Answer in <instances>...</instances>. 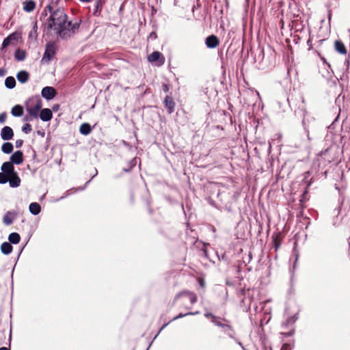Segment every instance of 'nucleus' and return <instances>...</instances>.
<instances>
[{
	"label": "nucleus",
	"instance_id": "obj_1",
	"mask_svg": "<svg viewBox=\"0 0 350 350\" xmlns=\"http://www.w3.org/2000/svg\"><path fill=\"white\" fill-rule=\"evenodd\" d=\"M51 15L48 19L47 27L53 29L61 38H69L79 29L80 21L72 23L68 21V16L63 8H59L53 10L49 5Z\"/></svg>",
	"mask_w": 350,
	"mask_h": 350
},
{
	"label": "nucleus",
	"instance_id": "obj_50",
	"mask_svg": "<svg viewBox=\"0 0 350 350\" xmlns=\"http://www.w3.org/2000/svg\"><path fill=\"white\" fill-rule=\"evenodd\" d=\"M265 350H272L271 348H270L269 349L265 348Z\"/></svg>",
	"mask_w": 350,
	"mask_h": 350
},
{
	"label": "nucleus",
	"instance_id": "obj_14",
	"mask_svg": "<svg viewBox=\"0 0 350 350\" xmlns=\"http://www.w3.org/2000/svg\"><path fill=\"white\" fill-rule=\"evenodd\" d=\"M164 105H165V107L167 109V112L169 113H172L174 111L175 104H174V102L173 101L172 98L170 96H167L165 98Z\"/></svg>",
	"mask_w": 350,
	"mask_h": 350
},
{
	"label": "nucleus",
	"instance_id": "obj_4",
	"mask_svg": "<svg viewBox=\"0 0 350 350\" xmlns=\"http://www.w3.org/2000/svg\"><path fill=\"white\" fill-rule=\"evenodd\" d=\"M36 102V105L31 106V105H25L26 111L29 114H30L32 116H34V118H38L39 112L42 109V103L40 98H36L34 100H31V102Z\"/></svg>",
	"mask_w": 350,
	"mask_h": 350
},
{
	"label": "nucleus",
	"instance_id": "obj_25",
	"mask_svg": "<svg viewBox=\"0 0 350 350\" xmlns=\"http://www.w3.org/2000/svg\"><path fill=\"white\" fill-rule=\"evenodd\" d=\"M8 240L10 243L13 244H17L20 242L21 237L19 234L16 232H12L9 234L8 236Z\"/></svg>",
	"mask_w": 350,
	"mask_h": 350
},
{
	"label": "nucleus",
	"instance_id": "obj_48",
	"mask_svg": "<svg viewBox=\"0 0 350 350\" xmlns=\"http://www.w3.org/2000/svg\"><path fill=\"white\" fill-rule=\"evenodd\" d=\"M239 345H240L241 347H242V348L245 350L244 347H243L242 345V343L241 342H238Z\"/></svg>",
	"mask_w": 350,
	"mask_h": 350
},
{
	"label": "nucleus",
	"instance_id": "obj_35",
	"mask_svg": "<svg viewBox=\"0 0 350 350\" xmlns=\"http://www.w3.org/2000/svg\"><path fill=\"white\" fill-rule=\"evenodd\" d=\"M33 118H35L34 116H31L30 114L28 113V115L25 116L23 118V121H25V122H30V121H32Z\"/></svg>",
	"mask_w": 350,
	"mask_h": 350
},
{
	"label": "nucleus",
	"instance_id": "obj_22",
	"mask_svg": "<svg viewBox=\"0 0 350 350\" xmlns=\"http://www.w3.org/2000/svg\"><path fill=\"white\" fill-rule=\"evenodd\" d=\"M79 131L82 135H88L91 133L92 129L88 123H83L80 126Z\"/></svg>",
	"mask_w": 350,
	"mask_h": 350
},
{
	"label": "nucleus",
	"instance_id": "obj_9",
	"mask_svg": "<svg viewBox=\"0 0 350 350\" xmlns=\"http://www.w3.org/2000/svg\"><path fill=\"white\" fill-rule=\"evenodd\" d=\"M205 44L208 49H215L219 46V40L216 36L211 35L206 38Z\"/></svg>",
	"mask_w": 350,
	"mask_h": 350
},
{
	"label": "nucleus",
	"instance_id": "obj_47",
	"mask_svg": "<svg viewBox=\"0 0 350 350\" xmlns=\"http://www.w3.org/2000/svg\"><path fill=\"white\" fill-rule=\"evenodd\" d=\"M38 133L39 135H42V136L44 135V132L38 131Z\"/></svg>",
	"mask_w": 350,
	"mask_h": 350
},
{
	"label": "nucleus",
	"instance_id": "obj_38",
	"mask_svg": "<svg viewBox=\"0 0 350 350\" xmlns=\"http://www.w3.org/2000/svg\"><path fill=\"white\" fill-rule=\"evenodd\" d=\"M15 144H16V148H21L23 146V140H22V139H17L16 141Z\"/></svg>",
	"mask_w": 350,
	"mask_h": 350
},
{
	"label": "nucleus",
	"instance_id": "obj_11",
	"mask_svg": "<svg viewBox=\"0 0 350 350\" xmlns=\"http://www.w3.org/2000/svg\"><path fill=\"white\" fill-rule=\"evenodd\" d=\"M148 61L150 62H159V65H162L164 63V57L163 54L159 51L152 52L148 57Z\"/></svg>",
	"mask_w": 350,
	"mask_h": 350
},
{
	"label": "nucleus",
	"instance_id": "obj_7",
	"mask_svg": "<svg viewBox=\"0 0 350 350\" xmlns=\"http://www.w3.org/2000/svg\"><path fill=\"white\" fill-rule=\"evenodd\" d=\"M10 163L12 165H21L23 162V153L21 150H17L14 152L10 157Z\"/></svg>",
	"mask_w": 350,
	"mask_h": 350
},
{
	"label": "nucleus",
	"instance_id": "obj_53",
	"mask_svg": "<svg viewBox=\"0 0 350 350\" xmlns=\"http://www.w3.org/2000/svg\"><path fill=\"white\" fill-rule=\"evenodd\" d=\"M95 176H96V175H93V176H92V178H94L95 177Z\"/></svg>",
	"mask_w": 350,
	"mask_h": 350
},
{
	"label": "nucleus",
	"instance_id": "obj_45",
	"mask_svg": "<svg viewBox=\"0 0 350 350\" xmlns=\"http://www.w3.org/2000/svg\"><path fill=\"white\" fill-rule=\"evenodd\" d=\"M0 350H10V349H8L7 347H3L0 348Z\"/></svg>",
	"mask_w": 350,
	"mask_h": 350
},
{
	"label": "nucleus",
	"instance_id": "obj_2",
	"mask_svg": "<svg viewBox=\"0 0 350 350\" xmlns=\"http://www.w3.org/2000/svg\"><path fill=\"white\" fill-rule=\"evenodd\" d=\"M1 172H0V184L3 185L8 183L10 175L14 174L16 172L14 165L9 161L4 162L1 167Z\"/></svg>",
	"mask_w": 350,
	"mask_h": 350
},
{
	"label": "nucleus",
	"instance_id": "obj_39",
	"mask_svg": "<svg viewBox=\"0 0 350 350\" xmlns=\"http://www.w3.org/2000/svg\"><path fill=\"white\" fill-rule=\"evenodd\" d=\"M48 7H49V5H48V6H46V7L44 9V10L42 11V14H41V18H42V16H44V17H45V16H47L46 9H48V10H49V8H48Z\"/></svg>",
	"mask_w": 350,
	"mask_h": 350
},
{
	"label": "nucleus",
	"instance_id": "obj_34",
	"mask_svg": "<svg viewBox=\"0 0 350 350\" xmlns=\"http://www.w3.org/2000/svg\"><path fill=\"white\" fill-rule=\"evenodd\" d=\"M6 118L7 114L5 112L0 113V123L3 124L6 120Z\"/></svg>",
	"mask_w": 350,
	"mask_h": 350
},
{
	"label": "nucleus",
	"instance_id": "obj_20",
	"mask_svg": "<svg viewBox=\"0 0 350 350\" xmlns=\"http://www.w3.org/2000/svg\"><path fill=\"white\" fill-rule=\"evenodd\" d=\"M11 113L13 116L20 117L23 113V108L22 106L19 105H16L12 107L11 110Z\"/></svg>",
	"mask_w": 350,
	"mask_h": 350
},
{
	"label": "nucleus",
	"instance_id": "obj_32",
	"mask_svg": "<svg viewBox=\"0 0 350 350\" xmlns=\"http://www.w3.org/2000/svg\"><path fill=\"white\" fill-rule=\"evenodd\" d=\"M40 98V96H38V95H36V96H33L30 97V98H29L26 101V103H25V105H31V106H33V105L35 106L36 103V102H34V101H33H33H32V102H31V100H33V99L34 100V98Z\"/></svg>",
	"mask_w": 350,
	"mask_h": 350
},
{
	"label": "nucleus",
	"instance_id": "obj_33",
	"mask_svg": "<svg viewBox=\"0 0 350 350\" xmlns=\"http://www.w3.org/2000/svg\"><path fill=\"white\" fill-rule=\"evenodd\" d=\"M220 319L221 318L220 317H212V320L211 321L217 326H218L219 325V323H221L220 322Z\"/></svg>",
	"mask_w": 350,
	"mask_h": 350
},
{
	"label": "nucleus",
	"instance_id": "obj_41",
	"mask_svg": "<svg viewBox=\"0 0 350 350\" xmlns=\"http://www.w3.org/2000/svg\"><path fill=\"white\" fill-rule=\"evenodd\" d=\"M204 316L206 317V318H211L212 319V317H215V315H213L212 313L211 312H206L204 314Z\"/></svg>",
	"mask_w": 350,
	"mask_h": 350
},
{
	"label": "nucleus",
	"instance_id": "obj_19",
	"mask_svg": "<svg viewBox=\"0 0 350 350\" xmlns=\"http://www.w3.org/2000/svg\"><path fill=\"white\" fill-rule=\"evenodd\" d=\"M12 246L10 243L4 242L1 245V251L3 254L8 255L12 251Z\"/></svg>",
	"mask_w": 350,
	"mask_h": 350
},
{
	"label": "nucleus",
	"instance_id": "obj_24",
	"mask_svg": "<svg viewBox=\"0 0 350 350\" xmlns=\"http://www.w3.org/2000/svg\"><path fill=\"white\" fill-rule=\"evenodd\" d=\"M38 37V24L37 21L33 23L32 29L29 33V38L31 39L36 40Z\"/></svg>",
	"mask_w": 350,
	"mask_h": 350
},
{
	"label": "nucleus",
	"instance_id": "obj_31",
	"mask_svg": "<svg viewBox=\"0 0 350 350\" xmlns=\"http://www.w3.org/2000/svg\"><path fill=\"white\" fill-rule=\"evenodd\" d=\"M218 327H221L224 329V331L227 332L228 331H232V326L228 325V324H224V323H220L219 325H218Z\"/></svg>",
	"mask_w": 350,
	"mask_h": 350
},
{
	"label": "nucleus",
	"instance_id": "obj_10",
	"mask_svg": "<svg viewBox=\"0 0 350 350\" xmlns=\"http://www.w3.org/2000/svg\"><path fill=\"white\" fill-rule=\"evenodd\" d=\"M17 217V213L14 211H8L3 217V222L5 226H10L13 223V220Z\"/></svg>",
	"mask_w": 350,
	"mask_h": 350
},
{
	"label": "nucleus",
	"instance_id": "obj_37",
	"mask_svg": "<svg viewBox=\"0 0 350 350\" xmlns=\"http://www.w3.org/2000/svg\"><path fill=\"white\" fill-rule=\"evenodd\" d=\"M302 124L304 125V130H305V132H306V136L308 137V139L310 140V137H309V131L308 129L306 128V124H305V120H303L302 121Z\"/></svg>",
	"mask_w": 350,
	"mask_h": 350
},
{
	"label": "nucleus",
	"instance_id": "obj_40",
	"mask_svg": "<svg viewBox=\"0 0 350 350\" xmlns=\"http://www.w3.org/2000/svg\"><path fill=\"white\" fill-rule=\"evenodd\" d=\"M6 75V70L3 68H0V77H4Z\"/></svg>",
	"mask_w": 350,
	"mask_h": 350
},
{
	"label": "nucleus",
	"instance_id": "obj_52",
	"mask_svg": "<svg viewBox=\"0 0 350 350\" xmlns=\"http://www.w3.org/2000/svg\"><path fill=\"white\" fill-rule=\"evenodd\" d=\"M95 176H96V175H93V176H92V178H94L95 177Z\"/></svg>",
	"mask_w": 350,
	"mask_h": 350
},
{
	"label": "nucleus",
	"instance_id": "obj_8",
	"mask_svg": "<svg viewBox=\"0 0 350 350\" xmlns=\"http://www.w3.org/2000/svg\"><path fill=\"white\" fill-rule=\"evenodd\" d=\"M14 137V131L12 129L8 126H5L1 129V137L3 140H10Z\"/></svg>",
	"mask_w": 350,
	"mask_h": 350
},
{
	"label": "nucleus",
	"instance_id": "obj_36",
	"mask_svg": "<svg viewBox=\"0 0 350 350\" xmlns=\"http://www.w3.org/2000/svg\"><path fill=\"white\" fill-rule=\"evenodd\" d=\"M188 315H189V312H187L185 314L180 313L178 315H177L175 317H174L172 319V321H175L176 319H178L180 318H182V317H186V316H188Z\"/></svg>",
	"mask_w": 350,
	"mask_h": 350
},
{
	"label": "nucleus",
	"instance_id": "obj_43",
	"mask_svg": "<svg viewBox=\"0 0 350 350\" xmlns=\"http://www.w3.org/2000/svg\"><path fill=\"white\" fill-rule=\"evenodd\" d=\"M199 314L198 311H196L195 312H189V315H195V314Z\"/></svg>",
	"mask_w": 350,
	"mask_h": 350
},
{
	"label": "nucleus",
	"instance_id": "obj_3",
	"mask_svg": "<svg viewBox=\"0 0 350 350\" xmlns=\"http://www.w3.org/2000/svg\"><path fill=\"white\" fill-rule=\"evenodd\" d=\"M56 52V46L53 42H48L45 46V51L41 59L42 64H49L54 57Z\"/></svg>",
	"mask_w": 350,
	"mask_h": 350
},
{
	"label": "nucleus",
	"instance_id": "obj_21",
	"mask_svg": "<svg viewBox=\"0 0 350 350\" xmlns=\"http://www.w3.org/2000/svg\"><path fill=\"white\" fill-rule=\"evenodd\" d=\"M36 7V3L32 1H27L24 3L23 10L27 12H32Z\"/></svg>",
	"mask_w": 350,
	"mask_h": 350
},
{
	"label": "nucleus",
	"instance_id": "obj_29",
	"mask_svg": "<svg viewBox=\"0 0 350 350\" xmlns=\"http://www.w3.org/2000/svg\"><path fill=\"white\" fill-rule=\"evenodd\" d=\"M136 163H137V161H136L135 158L131 159L129 161V167L128 168H126V167L123 168V171L125 172H130L132 170V168L135 166Z\"/></svg>",
	"mask_w": 350,
	"mask_h": 350
},
{
	"label": "nucleus",
	"instance_id": "obj_5",
	"mask_svg": "<svg viewBox=\"0 0 350 350\" xmlns=\"http://www.w3.org/2000/svg\"><path fill=\"white\" fill-rule=\"evenodd\" d=\"M180 298L188 299L191 304H195L198 300L196 295L189 291H184L178 293L174 298V301Z\"/></svg>",
	"mask_w": 350,
	"mask_h": 350
},
{
	"label": "nucleus",
	"instance_id": "obj_42",
	"mask_svg": "<svg viewBox=\"0 0 350 350\" xmlns=\"http://www.w3.org/2000/svg\"><path fill=\"white\" fill-rule=\"evenodd\" d=\"M170 322L167 323H165L161 327V329H159V334L169 324Z\"/></svg>",
	"mask_w": 350,
	"mask_h": 350
},
{
	"label": "nucleus",
	"instance_id": "obj_15",
	"mask_svg": "<svg viewBox=\"0 0 350 350\" xmlns=\"http://www.w3.org/2000/svg\"><path fill=\"white\" fill-rule=\"evenodd\" d=\"M15 40H16V36L14 33H11L8 37H6L2 42L1 51H3V50L10 44L11 42Z\"/></svg>",
	"mask_w": 350,
	"mask_h": 350
},
{
	"label": "nucleus",
	"instance_id": "obj_46",
	"mask_svg": "<svg viewBox=\"0 0 350 350\" xmlns=\"http://www.w3.org/2000/svg\"><path fill=\"white\" fill-rule=\"evenodd\" d=\"M79 1L81 2L88 3V2H90L91 0H79Z\"/></svg>",
	"mask_w": 350,
	"mask_h": 350
},
{
	"label": "nucleus",
	"instance_id": "obj_27",
	"mask_svg": "<svg viewBox=\"0 0 350 350\" xmlns=\"http://www.w3.org/2000/svg\"><path fill=\"white\" fill-rule=\"evenodd\" d=\"M14 57L18 61H23L25 58V51L21 49H17L14 53Z\"/></svg>",
	"mask_w": 350,
	"mask_h": 350
},
{
	"label": "nucleus",
	"instance_id": "obj_6",
	"mask_svg": "<svg viewBox=\"0 0 350 350\" xmlns=\"http://www.w3.org/2000/svg\"><path fill=\"white\" fill-rule=\"evenodd\" d=\"M41 95L46 100L53 99L56 95V91L53 87L46 86L42 88Z\"/></svg>",
	"mask_w": 350,
	"mask_h": 350
},
{
	"label": "nucleus",
	"instance_id": "obj_18",
	"mask_svg": "<svg viewBox=\"0 0 350 350\" xmlns=\"http://www.w3.org/2000/svg\"><path fill=\"white\" fill-rule=\"evenodd\" d=\"M335 49L340 54H346L347 49L344 44L340 40H336L334 44Z\"/></svg>",
	"mask_w": 350,
	"mask_h": 350
},
{
	"label": "nucleus",
	"instance_id": "obj_28",
	"mask_svg": "<svg viewBox=\"0 0 350 350\" xmlns=\"http://www.w3.org/2000/svg\"><path fill=\"white\" fill-rule=\"evenodd\" d=\"M103 0H97L95 5V9L93 12L94 16H99L102 10Z\"/></svg>",
	"mask_w": 350,
	"mask_h": 350
},
{
	"label": "nucleus",
	"instance_id": "obj_51",
	"mask_svg": "<svg viewBox=\"0 0 350 350\" xmlns=\"http://www.w3.org/2000/svg\"><path fill=\"white\" fill-rule=\"evenodd\" d=\"M95 176H96V175H93V176H92V178H94L95 177Z\"/></svg>",
	"mask_w": 350,
	"mask_h": 350
},
{
	"label": "nucleus",
	"instance_id": "obj_44",
	"mask_svg": "<svg viewBox=\"0 0 350 350\" xmlns=\"http://www.w3.org/2000/svg\"><path fill=\"white\" fill-rule=\"evenodd\" d=\"M287 321H288V323L290 322V321H293H293H295V320L293 319V317H291L290 319H288L287 320Z\"/></svg>",
	"mask_w": 350,
	"mask_h": 350
},
{
	"label": "nucleus",
	"instance_id": "obj_26",
	"mask_svg": "<svg viewBox=\"0 0 350 350\" xmlns=\"http://www.w3.org/2000/svg\"><path fill=\"white\" fill-rule=\"evenodd\" d=\"M5 85L8 89H12L16 85V81L13 77H8L5 80Z\"/></svg>",
	"mask_w": 350,
	"mask_h": 350
},
{
	"label": "nucleus",
	"instance_id": "obj_23",
	"mask_svg": "<svg viewBox=\"0 0 350 350\" xmlns=\"http://www.w3.org/2000/svg\"><path fill=\"white\" fill-rule=\"evenodd\" d=\"M13 149V144L10 142H5L1 146V151L5 154H10Z\"/></svg>",
	"mask_w": 350,
	"mask_h": 350
},
{
	"label": "nucleus",
	"instance_id": "obj_49",
	"mask_svg": "<svg viewBox=\"0 0 350 350\" xmlns=\"http://www.w3.org/2000/svg\"><path fill=\"white\" fill-rule=\"evenodd\" d=\"M228 336H229L230 338H234V337H233V336H232V334H230V333H228Z\"/></svg>",
	"mask_w": 350,
	"mask_h": 350
},
{
	"label": "nucleus",
	"instance_id": "obj_30",
	"mask_svg": "<svg viewBox=\"0 0 350 350\" xmlns=\"http://www.w3.org/2000/svg\"><path fill=\"white\" fill-rule=\"evenodd\" d=\"M31 126L29 123L24 124L22 127V131L26 134L29 133L31 131Z\"/></svg>",
	"mask_w": 350,
	"mask_h": 350
},
{
	"label": "nucleus",
	"instance_id": "obj_54",
	"mask_svg": "<svg viewBox=\"0 0 350 350\" xmlns=\"http://www.w3.org/2000/svg\"><path fill=\"white\" fill-rule=\"evenodd\" d=\"M64 197V196H62L59 199L62 200L63 199Z\"/></svg>",
	"mask_w": 350,
	"mask_h": 350
},
{
	"label": "nucleus",
	"instance_id": "obj_16",
	"mask_svg": "<svg viewBox=\"0 0 350 350\" xmlns=\"http://www.w3.org/2000/svg\"><path fill=\"white\" fill-rule=\"evenodd\" d=\"M16 78L20 83H25L29 80V75L27 71L21 70L17 73Z\"/></svg>",
	"mask_w": 350,
	"mask_h": 350
},
{
	"label": "nucleus",
	"instance_id": "obj_17",
	"mask_svg": "<svg viewBox=\"0 0 350 350\" xmlns=\"http://www.w3.org/2000/svg\"><path fill=\"white\" fill-rule=\"evenodd\" d=\"M29 210L32 215H37L40 213L41 208L38 203L32 202L29 204Z\"/></svg>",
	"mask_w": 350,
	"mask_h": 350
},
{
	"label": "nucleus",
	"instance_id": "obj_12",
	"mask_svg": "<svg viewBox=\"0 0 350 350\" xmlns=\"http://www.w3.org/2000/svg\"><path fill=\"white\" fill-rule=\"evenodd\" d=\"M40 111V112L38 116L42 121L47 122V121H49L51 120V118L53 117V113L50 109H48V108H45V109H41V110Z\"/></svg>",
	"mask_w": 350,
	"mask_h": 350
},
{
	"label": "nucleus",
	"instance_id": "obj_13",
	"mask_svg": "<svg viewBox=\"0 0 350 350\" xmlns=\"http://www.w3.org/2000/svg\"><path fill=\"white\" fill-rule=\"evenodd\" d=\"M8 177L9 180L8 182L10 187L16 188L20 186L21 180L16 172L14 174L10 175Z\"/></svg>",
	"mask_w": 350,
	"mask_h": 350
}]
</instances>
